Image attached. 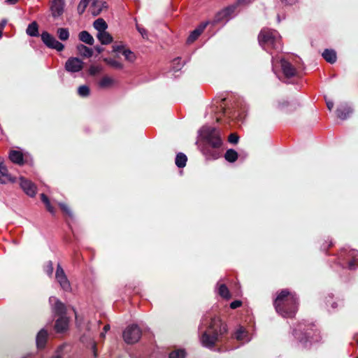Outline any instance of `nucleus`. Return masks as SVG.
<instances>
[{
    "mask_svg": "<svg viewBox=\"0 0 358 358\" xmlns=\"http://www.w3.org/2000/svg\"><path fill=\"white\" fill-rule=\"evenodd\" d=\"M204 322L206 330L202 334L200 341L203 345L213 348L219 338L227 331V326L219 316L213 314L205 315Z\"/></svg>",
    "mask_w": 358,
    "mask_h": 358,
    "instance_id": "obj_1",
    "label": "nucleus"
},
{
    "mask_svg": "<svg viewBox=\"0 0 358 358\" xmlns=\"http://www.w3.org/2000/svg\"><path fill=\"white\" fill-rule=\"evenodd\" d=\"M273 305L275 310L282 317L292 318L298 310L299 302L294 292L283 289L277 292Z\"/></svg>",
    "mask_w": 358,
    "mask_h": 358,
    "instance_id": "obj_2",
    "label": "nucleus"
},
{
    "mask_svg": "<svg viewBox=\"0 0 358 358\" xmlns=\"http://www.w3.org/2000/svg\"><path fill=\"white\" fill-rule=\"evenodd\" d=\"M280 38V37L276 31L268 29H262L258 36L259 42L262 45L272 48H275Z\"/></svg>",
    "mask_w": 358,
    "mask_h": 358,
    "instance_id": "obj_3",
    "label": "nucleus"
},
{
    "mask_svg": "<svg viewBox=\"0 0 358 358\" xmlns=\"http://www.w3.org/2000/svg\"><path fill=\"white\" fill-rule=\"evenodd\" d=\"M141 337V330L137 325H131L123 331V338L129 344H133L139 341Z\"/></svg>",
    "mask_w": 358,
    "mask_h": 358,
    "instance_id": "obj_4",
    "label": "nucleus"
},
{
    "mask_svg": "<svg viewBox=\"0 0 358 358\" xmlns=\"http://www.w3.org/2000/svg\"><path fill=\"white\" fill-rule=\"evenodd\" d=\"M41 39L43 43L49 48L62 51L64 46L62 43L57 41L52 35L45 31L41 34Z\"/></svg>",
    "mask_w": 358,
    "mask_h": 358,
    "instance_id": "obj_5",
    "label": "nucleus"
},
{
    "mask_svg": "<svg viewBox=\"0 0 358 358\" xmlns=\"http://www.w3.org/2000/svg\"><path fill=\"white\" fill-rule=\"evenodd\" d=\"M83 62L78 57H70L65 63V69L71 73L80 71L83 69Z\"/></svg>",
    "mask_w": 358,
    "mask_h": 358,
    "instance_id": "obj_6",
    "label": "nucleus"
},
{
    "mask_svg": "<svg viewBox=\"0 0 358 358\" xmlns=\"http://www.w3.org/2000/svg\"><path fill=\"white\" fill-rule=\"evenodd\" d=\"M20 185L23 191L29 196H34L36 194L37 187L31 180L21 176L19 178Z\"/></svg>",
    "mask_w": 358,
    "mask_h": 358,
    "instance_id": "obj_7",
    "label": "nucleus"
},
{
    "mask_svg": "<svg viewBox=\"0 0 358 358\" xmlns=\"http://www.w3.org/2000/svg\"><path fill=\"white\" fill-rule=\"evenodd\" d=\"M55 277L63 289L66 291L71 289L70 282L68 280L66 275H65V273L60 265H57V266Z\"/></svg>",
    "mask_w": 358,
    "mask_h": 358,
    "instance_id": "obj_8",
    "label": "nucleus"
},
{
    "mask_svg": "<svg viewBox=\"0 0 358 358\" xmlns=\"http://www.w3.org/2000/svg\"><path fill=\"white\" fill-rule=\"evenodd\" d=\"M236 10L235 6H227L222 10H221L220 12H218L216 15V21L217 22H222V21H227L234 13Z\"/></svg>",
    "mask_w": 358,
    "mask_h": 358,
    "instance_id": "obj_9",
    "label": "nucleus"
},
{
    "mask_svg": "<svg viewBox=\"0 0 358 358\" xmlns=\"http://www.w3.org/2000/svg\"><path fill=\"white\" fill-rule=\"evenodd\" d=\"M15 182L16 178L11 176V175L8 173L6 166L2 162H0V183H14Z\"/></svg>",
    "mask_w": 358,
    "mask_h": 358,
    "instance_id": "obj_10",
    "label": "nucleus"
},
{
    "mask_svg": "<svg viewBox=\"0 0 358 358\" xmlns=\"http://www.w3.org/2000/svg\"><path fill=\"white\" fill-rule=\"evenodd\" d=\"M90 3L89 10L94 16L99 15L103 8L106 7L105 3L101 0H90Z\"/></svg>",
    "mask_w": 358,
    "mask_h": 358,
    "instance_id": "obj_11",
    "label": "nucleus"
},
{
    "mask_svg": "<svg viewBox=\"0 0 358 358\" xmlns=\"http://www.w3.org/2000/svg\"><path fill=\"white\" fill-rule=\"evenodd\" d=\"M207 24V22H203L201 24H199L194 30H193L190 33L189 37L187 38V42L188 43H192L194 41H195L199 38V36L203 32Z\"/></svg>",
    "mask_w": 358,
    "mask_h": 358,
    "instance_id": "obj_12",
    "label": "nucleus"
},
{
    "mask_svg": "<svg viewBox=\"0 0 358 358\" xmlns=\"http://www.w3.org/2000/svg\"><path fill=\"white\" fill-rule=\"evenodd\" d=\"M64 0H52L51 4V11L54 17L61 15L64 10Z\"/></svg>",
    "mask_w": 358,
    "mask_h": 358,
    "instance_id": "obj_13",
    "label": "nucleus"
},
{
    "mask_svg": "<svg viewBox=\"0 0 358 358\" xmlns=\"http://www.w3.org/2000/svg\"><path fill=\"white\" fill-rule=\"evenodd\" d=\"M69 320L65 316H62L56 320L55 329L57 332L61 333L66 331L69 328Z\"/></svg>",
    "mask_w": 358,
    "mask_h": 358,
    "instance_id": "obj_14",
    "label": "nucleus"
},
{
    "mask_svg": "<svg viewBox=\"0 0 358 358\" xmlns=\"http://www.w3.org/2000/svg\"><path fill=\"white\" fill-rule=\"evenodd\" d=\"M97 85L101 89H109L115 85V80L109 76H104L99 80Z\"/></svg>",
    "mask_w": 358,
    "mask_h": 358,
    "instance_id": "obj_15",
    "label": "nucleus"
},
{
    "mask_svg": "<svg viewBox=\"0 0 358 358\" xmlns=\"http://www.w3.org/2000/svg\"><path fill=\"white\" fill-rule=\"evenodd\" d=\"M283 73L286 77H293L296 75V69L292 65L285 59L280 61Z\"/></svg>",
    "mask_w": 358,
    "mask_h": 358,
    "instance_id": "obj_16",
    "label": "nucleus"
},
{
    "mask_svg": "<svg viewBox=\"0 0 358 358\" xmlns=\"http://www.w3.org/2000/svg\"><path fill=\"white\" fill-rule=\"evenodd\" d=\"M23 153L20 150H12L9 153V159L15 164L22 165L24 164Z\"/></svg>",
    "mask_w": 358,
    "mask_h": 358,
    "instance_id": "obj_17",
    "label": "nucleus"
},
{
    "mask_svg": "<svg viewBox=\"0 0 358 358\" xmlns=\"http://www.w3.org/2000/svg\"><path fill=\"white\" fill-rule=\"evenodd\" d=\"M48 334L47 331L41 329L36 336V345L38 348H43L47 343Z\"/></svg>",
    "mask_w": 358,
    "mask_h": 358,
    "instance_id": "obj_18",
    "label": "nucleus"
},
{
    "mask_svg": "<svg viewBox=\"0 0 358 358\" xmlns=\"http://www.w3.org/2000/svg\"><path fill=\"white\" fill-rule=\"evenodd\" d=\"M322 57L329 63L333 64L336 61V52L331 49H326L322 53Z\"/></svg>",
    "mask_w": 358,
    "mask_h": 358,
    "instance_id": "obj_19",
    "label": "nucleus"
},
{
    "mask_svg": "<svg viewBox=\"0 0 358 358\" xmlns=\"http://www.w3.org/2000/svg\"><path fill=\"white\" fill-rule=\"evenodd\" d=\"M76 49L78 50V54L83 57L89 58L92 56V50L83 44L77 45Z\"/></svg>",
    "mask_w": 358,
    "mask_h": 358,
    "instance_id": "obj_20",
    "label": "nucleus"
},
{
    "mask_svg": "<svg viewBox=\"0 0 358 358\" xmlns=\"http://www.w3.org/2000/svg\"><path fill=\"white\" fill-rule=\"evenodd\" d=\"M97 38L103 45L110 44L113 41V37L108 32L106 31L99 32L97 34Z\"/></svg>",
    "mask_w": 358,
    "mask_h": 358,
    "instance_id": "obj_21",
    "label": "nucleus"
},
{
    "mask_svg": "<svg viewBox=\"0 0 358 358\" xmlns=\"http://www.w3.org/2000/svg\"><path fill=\"white\" fill-rule=\"evenodd\" d=\"M79 39L88 45H92L94 43V38L92 35L87 31H82L78 34Z\"/></svg>",
    "mask_w": 358,
    "mask_h": 358,
    "instance_id": "obj_22",
    "label": "nucleus"
},
{
    "mask_svg": "<svg viewBox=\"0 0 358 358\" xmlns=\"http://www.w3.org/2000/svg\"><path fill=\"white\" fill-rule=\"evenodd\" d=\"M238 152L233 149L227 150L224 154L225 159L227 162H231V163L236 162L238 159Z\"/></svg>",
    "mask_w": 358,
    "mask_h": 358,
    "instance_id": "obj_23",
    "label": "nucleus"
},
{
    "mask_svg": "<svg viewBox=\"0 0 358 358\" xmlns=\"http://www.w3.org/2000/svg\"><path fill=\"white\" fill-rule=\"evenodd\" d=\"M103 62L110 66V67L115 69H123V64L120 62L119 61L115 60V59L111 58H104Z\"/></svg>",
    "mask_w": 358,
    "mask_h": 358,
    "instance_id": "obj_24",
    "label": "nucleus"
},
{
    "mask_svg": "<svg viewBox=\"0 0 358 358\" xmlns=\"http://www.w3.org/2000/svg\"><path fill=\"white\" fill-rule=\"evenodd\" d=\"M351 112V110L347 106H341L336 111L338 117L341 120H345Z\"/></svg>",
    "mask_w": 358,
    "mask_h": 358,
    "instance_id": "obj_25",
    "label": "nucleus"
},
{
    "mask_svg": "<svg viewBox=\"0 0 358 358\" xmlns=\"http://www.w3.org/2000/svg\"><path fill=\"white\" fill-rule=\"evenodd\" d=\"M187 161V157L185 154H183L182 152H179L178 154H177L176 157V164L178 167H179V168L185 167L186 165Z\"/></svg>",
    "mask_w": 358,
    "mask_h": 358,
    "instance_id": "obj_26",
    "label": "nucleus"
},
{
    "mask_svg": "<svg viewBox=\"0 0 358 358\" xmlns=\"http://www.w3.org/2000/svg\"><path fill=\"white\" fill-rule=\"evenodd\" d=\"M235 338L240 341H248L249 338L245 330L243 327H240L235 333Z\"/></svg>",
    "mask_w": 358,
    "mask_h": 358,
    "instance_id": "obj_27",
    "label": "nucleus"
},
{
    "mask_svg": "<svg viewBox=\"0 0 358 358\" xmlns=\"http://www.w3.org/2000/svg\"><path fill=\"white\" fill-rule=\"evenodd\" d=\"M103 71V67L99 64H92L88 69V73L90 76H98Z\"/></svg>",
    "mask_w": 358,
    "mask_h": 358,
    "instance_id": "obj_28",
    "label": "nucleus"
},
{
    "mask_svg": "<svg viewBox=\"0 0 358 358\" xmlns=\"http://www.w3.org/2000/svg\"><path fill=\"white\" fill-rule=\"evenodd\" d=\"M27 34L31 36H36L38 35V26L36 22L29 24L27 29Z\"/></svg>",
    "mask_w": 358,
    "mask_h": 358,
    "instance_id": "obj_29",
    "label": "nucleus"
},
{
    "mask_svg": "<svg viewBox=\"0 0 358 358\" xmlns=\"http://www.w3.org/2000/svg\"><path fill=\"white\" fill-rule=\"evenodd\" d=\"M218 293L222 297L226 299H229L231 298L229 290L224 284H220L219 285Z\"/></svg>",
    "mask_w": 358,
    "mask_h": 358,
    "instance_id": "obj_30",
    "label": "nucleus"
},
{
    "mask_svg": "<svg viewBox=\"0 0 358 358\" xmlns=\"http://www.w3.org/2000/svg\"><path fill=\"white\" fill-rule=\"evenodd\" d=\"M94 27L96 30L101 32L106 30L107 24L102 18H99L94 21Z\"/></svg>",
    "mask_w": 358,
    "mask_h": 358,
    "instance_id": "obj_31",
    "label": "nucleus"
},
{
    "mask_svg": "<svg viewBox=\"0 0 358 358\" xmlns=\"http://www.w3.org/2000/svg\"><path fill=\"white\" fill-rule=\"evenodd\" d=\"M57 34L62 41H67L69 37V30L66 28H59L57 31Z\"/></svg>",
    "mask_w": 358,
    "mask_h": 358,
    "instance_id": "obj_32",
    "label": "nucleus"
},
{
    "mask_svg": "<svg viewBox=\"0 0 358 358\" xmlns=\"http://www.w3.org/2000/svg\"><path fill=\"white\" fill-rule=\"evenodd\" d=\"M209 143L211 144L213 147L218 148L222 145V140L218 134L216 133L214 136H212L209 139Z\"/></svg>",
    "mask_w": 358,
    "mask_h": 358,
    "instance_id": "obj_33",
    "label": "nucleus"
},
{
    "mask_svg": "<svg viewBox=\"0 0 358 358\" xmlns=\"http://www.w3.org/2000/svg\"><path fill=\"white\" fill-rule=\"evenodd\" d=\"M41 201L45 203L47 210L50 213H54V212H55L54 208L50 204V200H49L48 197L45 194H41Z\"/></svg>",
    "mask_w": 358,
    "mask_h": 358,
    "instance_id": "obj_34",
    "label": "nucleus"
},
{
    "mask_svg": "<svg viewBox=\"0 0 358 358\" xmlns=\"http://www.w3.org/2000/svg\"><path fill=\"white\" fill-rule=\"evenodd\" d=\"M55 311L58 315H63L65 313L66 308L64 303L60 301H57L54 306Z\"/></svg>",
    "mask_w": 358,
    "mask_h": 358,
    "instance_id": "obj_35",
    "label": "nucleus"
},
{
    "mask_svg": "<svg viewBox=\"0 0 358 358\" xmlns=\"http://www.w3.org/2000/svg\"><path fill=\"white\" fill-rule=\"evenodd\" d=\"M122 55L124 56L125 59L129 62H133L136 59L135 54L129 50H123Z\"/></svg>",
    "mask_w": 358,
    "mask_h": 358,
    "instance_id": "obj_36",
    "label": "nucleus"
},
{
    "mask_svg": "<svg viewBox=\"0 0 358 358\" xmlns=\"http://www.w3.org/2000/svg\"><path fill=\"white\" fill-rule=\"evenodd\" d=\"M90 3V0H81L80 2L79 3L78 6V12L79 13V14H83L87 5Z\"/></svg>",
    "mask_w": 358,
    "mask_h": 358,
    "instance_id": "obj_37",
    "label": "nucleus"
},
{
    "mask_svg": "<svg viewBox=\"0 0 358 358\" xmlns=\"http://www.w3.org/2000/svg\"><path fill=\"white\" fill-rule=\"evenodd\" d=\"M185 352L182 350L173 351L169 355V358H185Z\"/></svg>",
    "mask_w": 358,
    "mask_h": 358,
    "instance_id": "obj_38",
    "label": "nucleus"
},
{
    "mask_svg": "<svg viewBox=\"0 0 358 358\" xmlns=\"http://www.w3.org/2000/svg\"><path fill=\"white\" fill-rule=\"evenodd\" d=\"M90 88L87 85H82L78 88V94L82 96H87L90 94Z\"/></svg>",
    "mask_w": 358,
    "mask_h": 358,
    "instance_id": "obj_39",
    "label": "nucleus"
},
{
    "mask_svg": "<svg viewBox=\"0 0 358 358\" xmlns=\"http://www.w3.org/2000/svg\"><path fill=\"white\" fill-rule=\"evenodd\" d=\"M238 140H239V136H238L237 134L236 133H232L231 134L229 137H228V141L230 143H232V144H236L238 143Z\"/></svg>",
    "mask_w": 358,
    "mask_h": 358,
    "instance_id": "obj_40",
    "label": "nucleus"
},
{
    "mask_svg": "<svg viewBox=\"0 0 358 358\" xmlns=\"http://www.w3.org/2000/svg\"><path fill=\"white\" fill-rule=\"evenodd\" d=\"M59 206L61 208V210L67 215H69V216H71L72 215V213H71V209L69 208V207L65 204V203H59Z\"/></svg>",
    "mask_w": 358,
    "mask_h": 358,
    "instance_id": "obj_41",
    "label": "nucleus"
},
{
    "mask_svg": "<svg viewBox=\"0 0 358 358\" xmlns=\"http://www.w3.org/2000/svg\"><path fill=\"white\" fill-rule=\"evenodd\" d=\"M333 246V243L331 240L326 241L322 245V248L324 251H327L329 248Z\"/></svg>",
    "mask_w": 358,
    "mask_h": 358,
    "instance_id": "obj_42",
    "label": "nucleus"
},
{
    "mask_svg": "<svg viewBox=\"0 0 358 358\" xmlns=\"http://www.w3.org/2000/svg\"><path fill=\"white\" fill-rule=\"evenodd\" d=\"M242 302L239 300L234 301L230 303V308L231 309H236L240 306H241Z\"/></svg>",
    "mask_w": 358,
    "mask_h": 358,
    "instance_id": "obj_43",
    "label": "nucleus"
},
{
    "mask_svg": "<svg viewBox=\"0 0 358 358\" xmlns=\"http://www.w3.org/2000/svg\"><path fill=\"white\" fill-rule=\"evenodd\" d=\"M281 1L285 3L286 5H293L297 1V0H281Z\"/></svg>",
    "mask_w": 358,
    "mask_h": 358,
    "instance_id": "obj_44",
    "label": "nucleus"
},
{
    "mask_svg": "<svg viewBox=\"0 0 358 358\" xmlns=\"http://www.w3.org/2000/svg\"><path fill=\"white\" fill-rule=\"evenodd\" d=\"M332 299H332V296H329V298H328V299H327V303H331V306L332 308H336V303L335 302H332V303H331V301H332Z\"/></svg>",
    "mask_w": 358,
    "mask_h": 358,
    "instance_id": "obj_45",
    "label": "nucleus"
},
{
    "mask_svg": "<svg viewBox=\"0 0 358 358\" xmlns=\"http://www.w3.org/2000/svg\"><path fill=\"white\" fill-rule=\"evenodd\" d=\"M327 108H329V110H331L334 107V103L331 101H327Z\"/></svg>",
    "mask_w": 358,
    "mask_h": 358,
    "instance_id": "obj_46",
    "label": "nucleus"
},
{
    "mask_svg": "<svg viewBox=\"0 0 358 358\" xmlns=\"http://www.w3.org/2000/svg\"><path fill=\"white\" fill-rule=\"evenodd\" d=\"M252 1V0H238L239 3L241 4H248Z\"/></svg>",
    "mask_w": 358,
    "mask_h": 358,
    "instance_id": "obj_47",
    "label": "nucleus"
},
{
    "mask_svg": "<svg viewBox=\"0 0 358 358\" xmlns=\"http://www.w3.org/2000/svg\"><path fill=\"white\" fill-rule=\"evenodd\" d=\"M355 266V262L354 261H351L349 262V264H348V266L350 268H352Z\"/></svg>",
    "mask_w": 358,
    "mask_h": 358,
    "instance_id": "obj_48",
    "label": "nucleus"
},
{
    "mask_svg": "<svg viewBox=\"0 0 358 358\" xmlns=\"http://www.w3.org/2000/svg\"><path fill=\"white\" fill-rule=\"evenodd\" d=\"M17 1V0H7V2L10 3H15Z\"/></svg>",
    "mask_w": 358,
    "mask_h": 358,
    "instance_id": "obj_49",
    "label": "nucleus"
},
{
    "mask_svg": "<svg viewBox=\"0 0 358 358\" xmlns=\"http://www.w3.org/2000/svg\"><path fill=\"white\" fill-rule=\"evenodd\" d=\"M109 329H110L109 325H106V326L103 327V330H104L105 331H108V330H109Z\"/></svg>",
    "mask_w": 358,
    "mask_h": 358,
    "instance_id": "obj_50",
    "label": "nucleus"
},
{
    "mask_svg": "<svg viewBox=\"0 0 358 358\" xmlns=\"http://www.w3.org/2000/svg\"><path fill=\"white\" fill-rule=\"evenodd\" d=\"M3 26H4V24H2L1 28H0V38L2 36V29H3Z\"/></svg>",
    "mask_w": 358,
    "mask_h": 358,
    "instance_id": "obj_51",
    "label": "nucleus"
},
{
    "mask_svg": "<svg viewBox=\"0 0 358 358\" xmlns=\"http://www.w3.org/2000/svg\"><path fill=\"white\" fill-rule=\"evenodd\" d=\"M139 31L141 32V34L143 36L144 35V33L145 32V31L144 29H139Z\"/></svg>",
    "mask_w": 358,
    "mask_h": 358,
    "instance_id": "obj_52",
    "label": "nucleus"
},
{
    "mask_svg": "<svg viewBox=\"0 0 358 358\" xmlns=\"http://www.w3.org/2000/svg\"><path fill=\"white\" fill-rule=\"evenodd\" d=\"M96 50L99 52H102V50H103L101 48H98V47H97V48H96Z\"/></svg>",
    "mask_w": 358,
    "mask_h": 358,
    "instance_id": "obj_53",
    "label": "nucleus"
},
{
    "mask_svg": "<svg viewBox=\"0 0 358 358\" xmlns=\"http://www.w3.org/2000/svg\"><path fill=\"white\" fill-rule=\"evenodd\" d=\"M119 50V48H115V47H113V50L114 51H117Z\"/></svg>",
    "mask_w": 358,
    "mask_h": 358,
    "instance_id": "obj_54",
    "label": "nucleus"
},
{
    "mask_svg": "<svg viewBox=\"0 0 358 358\" xmlns=\"http://www.w3.org/2000/svg\"><path fill=\"white\" fill-rule=\"evenodd\" d=\"M356 253H357L356 251H355V250L352 251V255H355Z\"/></svg>",
    "mask_w": 358,
    "mask_h": 358,
    "instance_id": "obj_55",
    "label": "nucleus"
},
{
    "mask_svg": "<svg viewBox=\"0 0 358 358\" xmlns=\"http://www.w3.org/2000/svg\"><path fill=\"white\" fill-rule=\"evenodd\" d=\"M53 358H62V357L60 356L57 355V356H56V357H55Z\"/></svg>",
    "mask_w": 358,
    "mask_h": 358,
    "instance_id": "obj_56",
    "label": "nucleus"
},
{
    "mask_svg": "<svg viewBox=\"0 0 358 358\" xmlns=\"http://www.w3.org/2000/svg\"><path fill=\"white\" fill-rule=\"evenodd\" d=\"M283 105H284V106L287 105V103H286V102H284V103H283Z\"/></svg>",
    "mask_w": 358,
    "mask_h": 358,
    "instance_id": "obj_57",
    "label": "nucleus"
},
{
    "mask_svg": "<svg viewBox=\"0 0 358 358\" xmlns=\"http://www.w3.org/2000/svg\"><path fill=\"white\" fill-rule=\"evenodd\" d=\"M357 343H358V341H357Z\"/></svg>",
    "mask_w": 358,
    "mask_h": 358,
    "instance_id": "obj_58",
    "label": "nucleus"
},
{
    "mask_svg": "<svg viewBox=\"0 0 358 358\" xmlns=\"http://www.w3.org/2000/svg\"><path fill=\"white\" fill-rule=\"evenodd\" d=\"M357 358H358V357Z\"/></svg>",
    "mask_w": 358,
    "mask_h": 358,
    "instance_id": "obj_59",
    "label": "nucleus"
}]
</instances>
